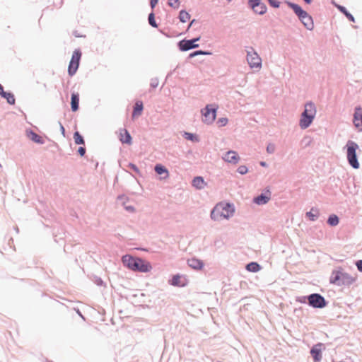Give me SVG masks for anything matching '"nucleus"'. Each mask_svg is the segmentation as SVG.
Listing matches in <instances>:
<instances>
[{"label":"nucleus","mask_w":362,"mask_h":362,"mask_svg":"<svg viewBox=\"0 0 362 362\" xmlns=\"http://www.w3.org/2000/svg\"><path fill=\"white\" fill-rule=\"evenodd\" d=\"M199 38H195L191 40H182L179 42L180 49L182 51H187L192 48H196L199 45L195 44V42L198 41Z\"/></svg>","instance_id":"obj_13"},{"label":"nucleus","mask_w":362,"mask_h":362,"mask_svg":"<svg viewBox=\"0 0 362 362\" xmlns=\"http://www.w3.org/2000/svg\"><path fill=\"white\" fill-rule=\"evenodd\" d=\"M187 262L189 266L194 269H202L204 267L203 262L196 258L189 259Z\"/></svg>","instance_id":"obj_20"},{"label":"nucleus","mask_w":362,"mask_h":362,"mask_svg":"<svg viewBox=\"0 0 362 362\" xmlns=\"http://www.w3.org/2000/svg\"><path fill=\"white\" fill-rule=\"evenodd\" d=\"M354 124L360 131H362V108L356 107L354 114Z\"/></svg>","instance_id":"obj_14"},{"label":"nucleus","mask_w":362,"mask_h":362,"mask_svg":"<svg viewBox=\"0 0 362 362\" xmlns=\"http://www.w3.org/2000/svg\"><path fill=\"white\" fill-rule=\"evenodd\" d=\"M168 5L174 8H178L180 6V0H168Z\"/></svg>","instance_id":"obj_33"},{"label":"nucleus","mask_w":362,"mask_h":362,"mask_svg":"<svg viewBox=\"0 0 362 362\" xmlns=\"http://www.w3.org/2000/svg\"><path fill=\"white\" fill-rule=\"evenodd\" d=\"M78 152L81 156H84V154L86 153V149L83 147H79L78 149Z\"/></svg>","instance_id":"obj_40"},{"label":"nucleus","mask_w":362,"mask_h":362,"mask_svg":"<svg viewBox=\"0 0 362 362\" xmlns=\"http://www.w3.org/2000/svg\"><path fill=\"white\" fill-rule=\"evenodd\" d=\"M81 55L82 53L79 49H76L74 51L68 67V73L70 76H73L76 74L79 66Z\"/></svg>","instance_id":"obj_6"},{"label":"nucleus","mask_w":362,"mask_h":362,"mask_svg":"<svg viewBox=\"0 0 362 362\" xmlns=\"http://www.w3.org/2000/svg\"><path fill=\"white\" fill-rule=\"evenodd\" d=\"M143 110V103L141 101H137L135 104L134 112H133V117L139 116L141 114Z\"/></svg>","instance_id":"obj_24"},{"label":"nucleus","mask_w":362,"mask_h":362,"mask_svg":"<svg viewBox=\"0 0 362 362\" xmlns=\"http://www.w3.org/2000/svg\"><path fill=\"white\" fill-rule=\"evenodd\" d=\"M74 141L76 144H84V140H83V137L78 132H76L74 133Z\"/></svg>","instance_id":"obj_32"},{"label":"nucleus","mask_w":362,"mask_h":362,"mask_svg":"<svg viewBox=\"0 0 362 362\" xmlns=\"http://www.w3.org/2000/svg\"><path fill=\"white\" fill-rule=\"evenodd\" d=\"M250 5L256 13L264 14L267 11L266 6L260 3V0H250Z\"/></svg>","instance_id":"obj_12"},{"label":"nucleus","mask_w":362,"mask_h":362,"mask_svg":"<svg viewBox=\"0 0 362 362\" xmlns=\"http://www.w3.org/2000/svg\"><path fill=\"white\" fill-rule=\"evenodd\" d=\"M269 4L274 8H278L280 5V2L274 0H269Z\"/></svg>","instance_id":"obj_39"},{"label":"nucleus","mask_w":362,"mask_h":362,"mask_svg":"<svg viewBox=\"0 0 362 362\" xmlns=\"http://www.w3.org/2000/svg\"><path fill=\"white\" fill-rule=\"evenodd\" d=\"M0 90H3V86L0 84Z\"/></svg>","instance_id":"obj_49"},{"label":"nucleus","mask_w":362,"mask_h":362,"mask_svg":"<svg viewBox=\"0 0 362 362\" xmlns=\"http://www.w3.org/2000/svg\"><path fill=\"white\" fill-rule=\"evenodd\" d=\"M249 272H257L260 269V266L256 262H251L246 266Z\"/></svg>","instance_id":"obj_27"},{"label":"nucleus","mask_w":362,"mask_h":362,"mask_svg":"<svg viewBox=\"0 0 362 362\" xmlns=\"http://www.w3.org/2000/svg\"><path fill=\"white\" fill-rule=\"evenodd\" d=\"M179 18L181 22L186 23L190 18V15L185 11H181L180 12Z\"/></svg>","instance_id":"obj_28"},{"label":"nucleus","mask_w":362,"mask_h":362,"mask_svg":"<svg viewBox=\"0 0 362 362\" xmlns=\"http://www.w3.org/2000/svg\"><path fill=\"white\" fill-rule=\"evenodd\" d=\"M228 123V119L226 117L220 118L217 121L218 127H224Z\"/></svg>","instance_id":"obj_35"},{"label":"nucleus","mask_w":362,"mask_h":362,"mask_svg":"<svg viewBox=\"0 0 362 362\" xmlns=\"http://www.w3.org/2000/svg\"><path fill=\"white\" fill-rule=\"evenodd\" d=\"M119 140L123 144H132V136L125 129H120Z\"/></svg>","instance_id":"obj_17"},{"label":"nucleus","mask_w":362,"mask_h":362,"mask_svg":"<svg viewBox=\"0 0 362 362\" xmlns=\"http://www.w3.org/2000/svg\"><path fill=\"white\" fill-rule=\"evenodd\" d=\"M309 305L313 308H322L326 305L325 298L320 294L314 293L308 297Z\"/></svg>","instance_id":"obj_9"},{"label":"nucleus","mask_w":362,"mask_h":362,"mask_svg":"<svg viewBox=\"0 0 362 362\" xmlns=\"http://www.w3.org/2000/svg\"><path fill=\"white\" fill-rule=\"evenodd\" d=\"M148 22L154 28H157V24L155 21L154 14L153 13H150L148 16Z\"/></svg>","instance_id":"obj_34"},{"label":"nucleus","mask_w":362,"mask_h":362,"mask_svg":"<svg viewBox=\"0 0 362 362\" xmlns=\"http://www.w3.org/2000/svg\"><path fill=\"white\" fill-rule=\"evenodd\" d=\"M275 151V145L274 144H269L267 146V152L268 153H273Z\"/></svg>","instance_id":"obj_37"},{"label":"nucleus","mask_w":362,"mask_h":362,"mask_svg":"<svg viewBox=\"0 0 362 362\" xmlns=\"http://www.w3.org/2000/svg\"><path fill=\"white\" fill-rule=\"evenodd\" d=\"M338 8L340 10V11L344 13V15L348 18L349 21L354 22V16L351 13H349L344 7L339 6Z\"/></svg>","instance_id":"obj_31"},{"label":"nucleus","mask_w":362,"mask_h":362,"mask_svg":"<svg viewBox=\"0 0 362 362\" xmlns=\"http://www.w3.org/2000/svg\"><path fill=\"white\" fill-rule=\"evenodd\" d=\"M194 20H193V21L190 23V24L189 25V28L192 25V23H194Z\"/></svg>","instance_id":"obj_48"},{"label":"nucleus","mask_w":362,"mask_h":362,"mask_svg":"<svg viewBox=\"0 0 362 362\" xmlns=\"http://www.w3.org/2000/svg\"><path fill=\"white\" fill-rule=\"evenodd\" d=\"M235 212L233 205L228 203L220 202L217 204L211 213V217L214 221L228 219Z\"/></svg>","instance_id":"obj_1"},{"label":"nucleus","mask_w":362,"mask_h":362,"mask_svg":"<svg viewBox=\"0 0 362 362\" xmlns=\"http://www.w3.org/2000/svg\"><path fill=\"white\" fill-rule=\"evenodd\" d=\"M155 171L158 175L165 174V176L164 177V178H167L169 176V173H168V170L161 165H156L155 167Z\"/></svg>","instance_id":"obj_25"},{"label":"nucleus","mask_w":362,"mask_h":362,"mask_svg":"<svg viewBox=\"0 0 362 362\" xmlns=\"http://www.w3.org/2000/svg\"><path fill=\"white\" fill-rule=\"evenodd\" d=\"M356 267L360 272H362V260L356 262Z\"/></svg>","instance_id":"obj_41"},{"label":"nucleus","mask_w":362,"mask_h":362,"mask_svg":"<svg viewBox=\"0 0 362 362\" xmlns=\"http://www.w3.org/2000/svg\"><path fill=\"white\" fill-rule=\"evenodd\" d=\"M158 0H151L150 4L152 8H153L156 6V5L158 4Z\"/></svg>","instance_id":"obj_43"},{"label":"nucleus","mask_w":362,"mask_h":362,"mask_svg":"<svg viewBox=\"0 0 362 362\" xmlns=\"http://www.w3.org/2000/svg\"><path fill=\"white\" fill-rule=\"evenodd\" d=\"M136 259L137 258L133 257L131 255H124L122 257V262L124 265L131 270L134 268V264Z\"/></svg>","instance_id":"obj_19"},{"label":"nucleus","mask_w":362,"mask_h":362,"mask_svg":"<svg viewBox=\"0 0 362 362\" xmlns=\"http://www.w3.org/2000/svg\"><path fill=\"white\" fill-rule=\"evenodd\" d=\"M217 107L208 105L202 110L203 121L206 124H211L216 119Z\"/></svg>","instance_id":"obj_8"},{"label":"nucleus","mask_w":362,"mask_h":362,"mask_svg":"<svg viewBox=\"0 0 362 362\" xmlns=\"http://www.w3.org/2000/svg\"><path fill=\"white\" fill-rule=\"evenodd\" d=\"M78 103H79V95L77 93H73L71 95V110L74 112H76L78 109Z\"/></svg>","instance_id":"obj_21"},{"label":"nucleus","mask_w":362,"mask_h":362,"mask_svg":"<svg viewBox=\"0 0 362 362\" xmlns=\"http://www.w3.org/2000/svg\"><path fill=\"white\" fill-rule=\"evenodd\" d=\"M204 54V52H202V51H197V52H195L194 53H192L190 54V57H194V56H196V55H198V54Z\"/></svg>","instance_id":"obj_44"},{"label":"nucleus","mask_w":362,"mask_h":362,"mask_svg":"<svg viewBox=\"0 0 362 362\" xmlns=\"http://www.w3.org/2000/svg\"><path fill=\"white\" fill-rule=\"evenodd\" d=\"M288 5L298 16L305 27L308 30H313L314 24L312 17L298 5L293 3H288Z\"/></svg>","instance_id":"obj_4"},{"label":"nucleus","mask_w":362,"mask_h":362,"mask_svg":"<svg viewBox=\"0 0 362 362\" xmlns=\"http://www.w3.org/2000/svg\"><path fill=\"white\" fill-rule=\"evenodd\" d=\"M247 61L250 68L259 69L262 67V59L258 54L252 47H250V50H247Z\"/></svg>","instance_id":"obj_7"},{"label":"nucleus","mask_w":362,"mask_h":362,"mask_svg":"<svg viewBox=\"0 0 362 362\" xmlns=\"http://www.w3.org/2000/svg\"><path fill=\"white\" fill-rule=\"evenodd\" d=\"M307 4H310L311 2V0H304Z\"/></svg>","instance_id":"obj_47"},{"label":"nucleus","mask_w":362,"mask_h":362,"mask_svg":"<svg viewBox=\"0 0 362 362\" xmlns=\"http://www.w3.org/2000/svg\"><path fill=\"white\" fill-rule=\"evenodd\" d=\"M356 280V276L345 272L341 268L332 272L330 283L338 286H350Z\"/></svg>","instance_id":"obj_2"},{"label":"nucleus","mask_w":362,"mask_h":362,"mask_svg":"<svg viewBox=\"0 0 362 362\" xmlns=\"http://www.w3.org/2000/svg\"><path fill=\"white\" fill-rule=\"evenodd\" d=\"M125 209L129 212H134V208L132 206H125Z\"/></svg>","instance_id":"obj_42"},{"label":"nucleus","mask_w":362,"mask_h":362,"mask_svg":"<svg viewBox=\"0 0 362 362\" xmlns=\"http://www.w3.org/2000/svg\"><path fill=\"white\" fill-rule=\"evenodd\" d=\"M0 95L6 99L9 104L13 105L15 103L14 95L11 92H0Z\"/></svg>","instance_id":"obj_23"},{"label":"nucleus","mask_w":362,"mask_h":362,"mask_svg":"<svg viewBox=\"0 0 362 362\" xmlns=\"http://www.w3.org/2000/svg\"><path fill=\"white\" fill-rule=\"evenodd\" d=\"M238 172L241 175L246 174L247 173V168L245 165H240L238 168Z\"/></svg>","instance_id":"obj_36"},{"label":"nucleus","mask_w":362,"mask_h":362,"mask_svg":"<svg viewBox=\"0 0 362 362\" xmlns=\"http://www.w3.org/2000/svg\"><path fill=\"white\" fill-rule=\"evenodd\" d=\"M28 136L32 141H33L35 143H37V144L43 143V140H42V137L33 132H30L28 134Z\"/></svg>","instance_id":"obj_26"},{"label":"nucleus","mask_w":362,"mask_h":362,"mask_svg":"<svg viewBox=\"0 0 362 362\" xmlns=\"http://www.w3.org/2000/svg\"><path fill=\"white\" fill-rule=\"evenodd\" d=\"M223 159L226 162L237 164L240 160V157L235 151H229L223 156Z\"/></svg>","instance_id":"obj_15"},{"label":"nucleus","mask_w":362,"mask_h":362,"mask_svg":"<svg viewBox=\"0 0 362 362\" xmlns=\"http://www.w3.org/2000/svg\"><path fill=\"white\" fill-rule=\"evenodd\" d=\"M346 158L349 165L354 169H358L360 164L357 160L356 151L359 148L358 145L352 141L346 144Z\"/></svg>","instance_id":"obj_5"},{"label":"nucleus","mask_w":362,"mask_h":362,"mask_svg":"<svg viewBox=\"0 0 362 362\" xmlns=\"http://www.w3.org/2000/svg\"><path fill=\"white\" fill-rule=\"evenodd\" d=\"M271 197V193L269 191H267L266 194H262L259 196H257L254 199V202L259 205L264 204L267 203Z\"/></svg>","instance_id":"obj_18"},{"label":"nucleus","mask_w":362,"mask_h":362,"mask_svg":"<svg viewBox=\"0 0 362 362\" xmlns=\"http://www.w3.org/2000/svg\"><path fill=\"white\" fill-rule=\"evenodd\" d=\"M151 269L152 267L148 262L137 258L134 264V268L132 270L139 272H150Z\"/></svg>","instance_id":"obj_10"},{"label":"nucleus","mask_w":362,"mask_h":362,"mask_svg":"<svg viewBox=\"0 0 362 362\" xmlns=\"http://www.w3.org/2000/svg\"><path fill=\"white\" fill-rule=\"evenodd\" d=\"M192 185L197 189H203L206 185V182H204L203 177H196L192 181Z\"/></svg>","instance_id":"obj_22"},{"label":"nucleus","mask_w":362,"mask_h":362,"mask_svg":"<svg viewBox=\"0 0 362 362\" xmlns=\"http://www.w3.org/2000/svg\"><path fill=\"white\" fill-rule=\"evenodd\" d=\"M228 1H230L231 0H227Z\"/></svg>","instance_id":"obj_50"},{"label":"nucleus","mask_w":362,"mask_h":362,"mask_svg":"<svg viewBox=\"0 0 362 362\" xmlns=\"http://www.w3.org/2000/svg\"><path fill=\"white\" fill-rule=\"evenodd\" d=\"M260 165H261L262 166H263V167L267 166L266 163H265V162H263V161L260 163Z\"/></svg>","instance_id":"obj_45"},{"label":"nucleus","mask_w":362,"mask_h":362,"mask_svg":"<svg viewBox=\"0 0 362 362\" xmlns=\"http://www.w3.org/2000/svg\"><path fill=\"white\" fill-rule=\"evenodd\" d=\"M185 138L191 141H198L196 136L191 133H185Z\"/></svg>","instance_id":"obj_38"},{"label":"nucleus","mask_w":362,"mask_h":362,"mask_svg":"<svg viewBox=\"0 0 362 362\" xmlns=\"http://www.w3.org/2000/svg\"><path fill=\"white\" fill-rule=\"evenodd\" d=\"M327 223L331 226H335L339 223V218L337 216L332 214L329 217Z\"/></svg>","instance_id":"obj_29"},{"label":"nucleus","mask_w":362,"mask_h":362,"mask_svg":"<svg viewBox=\"0 0 362 362\" xmlns=\"http://www.w3.org/2000/svg\"><path fill=\"white\" fill-rule=\"evenodd\" d=\"M170 284L173 285V286H185L187 285V280L186 278L179 275V274H176V275H174L171 279V281H170Z\"/></svg>","instance_id":"obj_16"},{"label":"nucleus","mask_w":362,"mask_h":362,"mask_svg":"<svg viewBox=\"0 0 362 362\" xmlns=\"http://www.w3.org/2000/svg\"><path fill=\"white\" fill-rule=\"evenodd\" d=\"M61 131H62L63 133L64 132V128L62 125H61Z\"/></svg>","instance_id":"obj_46"},{"label":"nucleus","mask_w":362,"mask_h":362,"mask_svg":"<svg viewBox=\"0 0 362 362\" xmlns=\"http://www.w3.org/2000/svg\"><path fill=\"white\" fill-rule=\"evenodd\" d=\"M316 115V107L312 103H308L305 105V110L301 114L299 121V126L301 129L308 128L313 122Z\"/></svg>","instance_id":"obj_3"},{"label":"nucleus","mask_w":362,"mask_h":362,"mask_svg":"<svg viewBox=\"0 0 362 362\" xmlns=\"http://www.w3.org/2000/svg\"><path fill=\"white\" fill-rule=\"evenodd\" d=\"M325 349V346L322 343H318L313 346L310 350V354L315 362H318L322 359V351Z\"/></svg>","instance_id":"obj_11"},{"label":"nucleus","mask_w":362,"mask_h":362,"mask_svg":"<svg viewBox=\"0 0 362 362\" xmlns=\"http://www.w3.org/2000/svg\"><path fill=\"white\" fill-rule=\"evenodd\" d=\"M318 211L317 210L312 209L310 211L306 213L307 217L310 221H315L318 216Z\"/></svg>","instance_id":"obj_30"}]
</instances>
